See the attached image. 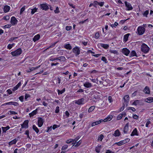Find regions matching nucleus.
Instances as JSON below:
<instances>
[{
    "label": "nucleus",
    "instance_id": "nucleus-1",
    "mask_svg": "<svg viewBox=\"0 0 153 153\" xmlns=\"http://www.w3.org/2000/svg\"><path fill=\"white\" fill-rule=\"evenodd\" d=\"M22 51L21 48L17 49L14 52L11 53V55L13 56H18L22 53Z\"/></svg>",
    "mask_w": 153,
    "mask_h": 153
},
{
    "label": "nucleus",
    "instance_id": "nucleus-2",
    "mask_svg": "<svg viewBox=\"0 0 153 153\" xmlns=\"http://www.w3.org/2000/svg\"><path fill=\"white\" fill-rule=\"evenodd\" d=\"M141 49L142 52L145 53H147L149 51V48L147 45L143 44L141 46Z\"/></svg>",
    "mask_w": 153,
    "mask_h": 153
},
{
    "label": "nucleus",
    "instance_id": "nucleus-3",
    "mask_svg": "<svg viewBox=\"0 0 153 153\" xmlns=\"http://www.w3.org/2000/svg\"><path fill=\"white\" fill-rule=\"evenodd\" d=\"M137 32L139 35H142L144 33L145 30L144 27L142 26H139L138 27Z\"/></svg>",
    "mask_w": 153,
    "mask_h": 153
},
{
    "label": "nucleus",
    "instance_id": "nucleus-4",
    "mask_svg": "<svg viewBox=\"0 0 153 153\" xmlns=\"http://www.w3.org/2000/svg\"><path fill=\"white\" fill-rule=\"evenodd\" d=\"M129 96L128 95L125 96L123 97L124 105L127 106L128 104L129 100Z\"/></svg>",
    "mask_w": 153,
    "mask_h": 153
},
{
    "label": "nucleus",
    "instance_id": "nucleus-5",
    "mask_svg": "<svg viewBox=\"0 0 153 153\" xmlns=\"http://www.w3.org/2000/svg\"><path fill=\"white\" fill-rule=\"evenodd\" d=\"M125 4L126 6L127 7V9H126V10H130L133 9V7H132L130 3L127 2L126 1H125Z\"/></svg>",
    "mask_w": 153,
    "mask_h": 153
},
{
    "label": "nucleus",
    "instance_id": "nucleus-6",
    "mask_svg": "<svg viewBox=\"0 0 153 153\" xmlns=\"http://www.w3.org/2000/svg\"><path fill=\"white\" fill-rule=\"evenodd\" d=\"M73 51L74 53L76 54V56L79 55L80 53V50L77 47H76L73 49Z\"/></svg>",
    "mask_w": 153,
    "mask_h": 153
},
{
    "label": "nucleus",
    "instance_id": "nucleus-7",
    "mask_svg": "<svg viewBox=\"0 0 153 153\" xmlns=\"http://www.w3.org/2000/svg\"><path fill=\"white\" fill-rule=\"evenodd\" d=\"M85 101L84 99L83 98H81L77 100H76L75 101V103L77 104L78 105L82 104L84 103Z\"/></svg>",
    "mask_w": 153,
    "mask_h": 153
},
{
    "label": "nucleus",
    "instance_id": "nucleus-8",
    "mask_svg": "<svg viewBox=\"0 0 153 153\" xmlns=\"http://www.w3.org/2000/svg\"><path fill=\"white\" fill-rule=\"evenodd\" d=\"M17 20L14 16H13L11 19L10 22L12 25H14L17 23Z\"/></svg>",
    "mask_w": 153,
    "mask_h": 153
},
{
    "label": "nucleus",
    "instance_id": "nucleus-9",
    "mask_svg": "<svg viewBox=\"0 0 153 153\" xmlns=\"http://www.w3.org/2000/svg\"><path fill=\"white\" fill-rule=\"evenodd\" d=\"M43 123V119L42 117H39L38 121L39 127H41L42 126Z\"/></svg>",
    "mask_w": 153,
    "mask_h": 153
},
{
    "label": "nucleus",
    "instance_id": "nucleus-10",
    "mask_svg": "<svg viewBox=\"0 0 153 153\" xmlns=\"http://www.w3.org/2000/svg\"><path fill=\"white\" fill-rule=\"evenodd\" d=\"M122 52L126 56H128L130 53V51L126 48H123L122 49Z\"/></svg>",
    "mask_w": 153,
    "mask_h": 153
},
{
    "label": "nucleus",
    "instance_id": "nucleus-11",
    "mask_svg": "<svg viewBox=\"0 0 153 153\" xmlns=\"http://www.w3.org/2000/svg\"><path fill=\"white\" fill-rule=\"evenodd\" d=\"M40 8L43 10H46L49 9L48 7L46 4H42L40 5Z\"/></svg>",
    "mask_w": 153,
    "mask_h": 153
},
{
    "label": "nucleus",
    "instance_id": "nucleus-12",
    "mask_svg": "<svg viewBox=\"0 0 153 153\" xmlns=\"http://www.w3.org/2000/svg\"><path fill=\"white\" fill-rule=\"evenodd\" d=\"M28 122L29 121L28 120L25 121L23 124L21 125L22 128H27L28 127Z\"/></svg>",
    "mask_w": 153,
    "mask_h": 153
},
{
    "label": "nucleus",
    "instance_id": "nucleus-13",
    "mask_svg": "<svg viewBox=\"0 0 153 153\" xmlns=\"http://www.w3.org/2000/svg\"><path fill=\"white\" fill-rule=\"evenodd\" d=\"M5 104L6 105H12L16 106H17L19 105L18 102H7L5 103Z\"/></svg>",
    "mask_w": 153,
    "mask_h": 153
},
{
    "label": "nucleus",
    "instance_id": "nucleus-14",
    "mask_svg": "<svg viewBox=\"0 0 153 153\" xmlns=\"http://www.w3.org/2000/svg\"><path fill=\"white\" fill-rule=\"evenodd\" d=\"M103 122V120L101 119L99 121H97L95 122H93L91 124L92 126H94L97 125L98 124L100 123L101 122Z\"/></svg>",
    "mask_w": 153,
    "mask_h": 153
},
{
    "label": "nucleus",
    "instance_id": "nucleus-15",
    "mask_svg": "<svg viewBox=\"0 0 153 153\" xmlns=\"http://www.w3.org/2000/svg\"><path fill=\"white\" fill-rule=\"evenodd\" d=\"M84 87L87 88H90L92 86V84L89 82H86L83 85Z\"/></svg>",
    "mask_w": 153,
    "mask_h": 153
},
{
    "label": "nucleus",
    "instance_id": "nucleus-16",
    "mask_svg": "<svg viewBox=\"0 0 153 153\" xmlns=\"http://www.w3.org/2000/svg\"><path fill=\"white\" fill-rule=\"evenodd\" d=\"M143 91L146 94H149L150 93L149 88V87L147 86H146L145 87Z\"/></svg>",
    "mask_w": 153,
    "mask_h": 153
},
{
    "label": "nucleus",
    "instance_id": "nucleus-17",
    "mask_svg": "<svg viewBox=\"0 0 153 153\" xmlns=\"http://www.w3.org/2000/svg\"><path fill=\"white\" fill-rule=\"evenodd\" d=\"M10 8V6L8 5L5 6L3 9L4 12L5 13H6L8 12L9 11Z\"/></svg>",
    "mask_w": 153,
    "mask_h": 153
},
{
    "label": "nucleus",
    "instance_id": "nucleus-18",
    "mask_svg": "<svg viewBox=\"0 0 153 153\" xmlns=\"http://www.w3.org/2000/svg\"><path fill=\"white\" fill-rule=\"evenodd\" d=\"M112 118V116L111 115L107 117L104 120H103V122H106L107 121H110Z\"/></svg>",
    "mask_w": 153,
    "mask_h": 153
},
{
    "label": "nucleus",
    "instance_id": "nucleus-19",
    "mask_svg": "<svg viewBox=\"0 0 153 153\" xmlns=\"http://www.w3.org/2000/svg\"><path fill=\"white\" fill-rule=\"evenodd\" d=\"M120 134L118 130H117L115 131L114 133L113 134V135L115 136H119L120 135Z\"/></svg>",
    "mask_w": 153,
    "mask_h": 153
},
{
    "label": "nucleus",
    "instance_id": "nucleus-20",
    "mask_svg": "<svg viewBox=\"0 0 153 153\" xmlns=\"http://www.w3.org/2000/svg\"><path fill=\"white\" fill-rule=\"evenodd\" d=\"M40 37V35L39 34H38L34 36V38H33V40L34 42H35L38 40L39 39Z\"/></svg>",
    "mask_w": 153,
    "mask_h": 153
},
{
    "label": "nucleus",
    "instance_id": "nucleus-21",
    "mask_svg": "<svg viewBox=\"0 0 153 153\" xmlns=\"http://www.w3.org/2000/svg\"><path fill=\"white\" fill-rule=\"evenodd\" d=\"M17 141V140L16 139H15L9 143V145L10 146L13 144H15L16 143Z\"/></svg>",
    "mask_w": 153,
    "mask_h": 153
},
{
    "label": "nucleus",
    "instance_id": "nucleus-22",
    "mask_svg": "<svg viewBox=\"0 0 153 153\" xmlns=\"http://www.w3.org/2000/svg\"><path fill=\"white\" fill-rule=\"evenodd\" d=\"M37 109H36L35 110L33 111L31 113L29 114V115L30 117L33 116L34 115L36 114L37 113Z\"/></svg>",
    "mask_w": 153,
    "mask_h": 153
},
{
    "label": "nucleus",
    "instance_id": "nucleus-23",
    "mask_svg": "<svg viewBox=\"0 0 153 153\" xmlns=\"http://www.w3.org/2000/svg\"><path fill=\"white\" fill-rule=\"evenodd\" d=\"M128 130V123L126 124L124 129V133H126Z\"/></svg>",
    "mask_w": 153,
    "mask_h": 153
},
{
    "label": "nucleus",
    "instance_id": "nucleus-24",
    "mask_svg": "<svg viewBox=\"0 0 153 153\" xmlns=\"http://www.w3.org/2000/svg\"><path fill=\"white\" fill-rule=\"evenodd\" d=\"M145 101L148 102H153V97H149L146 99Z\"/></svg>",
    "mask_w": 153,
    "mask_h": 153
},
{
    "label": "nucleus",
    "instance_id": "nucleus-25",
    "mask_svg": "<svg viewBox=\"0 0 153 153\" xmlns=\"http://www.w3.org/2000/svg\"><path fill=\"white\" fill-rule=\"evenodd\" d=\"M131 135V136L138 135L137 130L136 128H135L133 130Z\"/></svg>",
    "mask_w": 153,
    "mask_h": 153
},
{
    "label": "nucleus",
    "instance_id": "nucleus-26",
    "mask_svg": "<svg viewBox=\"0 0 153 153\" xmlns=\"http://www.w3.org/2000/svg\"><path fill=\"white\" fill-rule=\"evenodd\" d=\"M100 45L102 47L105 49H108L109 47V45L108 44L101 43Z\"/></svg>",
    "mask_w": 153,
    "mask_h": 153
},
{
    "label": "nucleus",
    "instance_id": "nucleus-27",
    "mask_svg": "<svg viewBox=\"0 0 153 153\" xmlns=\"http://www.w3.org/2000/svg\"><path fill=\"white\" fill-rule=\"evenodd\" d=\"M10 128V127L9 126H7L6 127H2L3 132H6V131L9 130Z\"/></svg>",
    "mask_w": 153,
    "mask_h": 153
},
{
    "label": "nucleus",
    "instance_id": "nucleus-28",
    "mask_svg": "<svg viewBox=\"0 0 153 153\" xmlns=\"http://www.w3.org/2000/svg\"><path fill=\"white\" fill-rule=\"evenodd\" d=\"M64 47L66 49H69V50H71L72 49V47L70 44L65 45L64 46Z\"/></svg>",
    "mask_w": 153,
    "mask_h": 153
},
{
    "label": "nucleus",
    "instance_id": "nucleus-29",
    "mask_svg": "<svg viewBox=\"0 0 153 153\" xmlns=\"http://www.w3.org/2000/svg\"><path fill=\"white\" fill-rule=\"evenodd\" d=\"M80 137L79 136L76 137L75 139H73V143H72V144H73L74 146L76 143V142L78 141V140L80 138Z\"/></svg>",
    "mask_w": 153,
    "mask_h": 153
},
{
    "label": "nucleus",
    "instance_id": "nucleus-30",
    "mask_svg": "<svg viewBox=\"0 0 153 153\" xmlns=\"http://www.w3.org/2000/svg\"><path fill=\"white\" fill-rule=\"evenodd\" d=\"M126 115V114L124 113H123L122 114H120L117 117V119L118 120H119L121 119L123 116H125Z\"/></svg>",
    "mask_w": 153,
    "mask_h": 153
},
{
    "label": "nucleus",
    "instance_id": "nucleus-31",
    "mask_svg": "<svg viewBox=\"0 0 153 153\" xmlns=\"http://www.w3.org/2000/svg\"><path fill=\"white\" fill-rule=\"evenodd\" d=\"M129 34H130L129 33H127V34L125 35L124 36V41L125 42H126L127 41L128 39V36H129Z\"/></svg>",
    "mask_w": 153,
    "mask_h": 153
},
{
    "label": "nucleus",
    "instance_id": "nucleus-32",
    "mask_svg": "<svg viewBox=\"0 0 153 153\" xmlns=\"http://www.w3.org/2000/svg\"><path fill=\"white\" fill-rule=\"evenodd\" d=\"M33 128L37 133H38L39 132V130L38 128L35 125H33Z\"/></svg>",
    "mask_w": 153,
    "mask_h": 153
},
{
    "label": "nucleus",
    "instance_id": "nucleus-33",
    "mask_svg": "<svg viewBox=\"0 0 153 153\" xmlns=\"http://www.w3.org/2000/svg\"><path fill=\"white\" fill-rule=\"evenodd\" d=\"M124 144L123 140H121L119 142L116 143H114V144H117L118 146H121L122 145Z\"/></svg>",
    "mask_w": 153,
    "mask_h": 153
},
{
    "label": "nucleus",
    "instance_id": "nucleus-34",
    "mask_svg": "<svg viewBox=\"0 0 153 153\" xmlns=\"http://www.w3.org/2000/svg\"><path fill=\"white\" fill-rule=\"evenodd\" d=\"M95 106H92L90 107L88 109V112H91L94 109Z\"/></svg>",
    "mask_w": 153,
    "mask_h": 153
},
{
    "label": "nucleus",
    "instance_id": "nucleus-35",
    "mask_svg": "<svg viewBox=\"0 0 153 153\" xmlns=\"http://www.w3.org/2000/svg\"><path fill=\"white\" fill-rule=\"evenodd\" d=\"M104 136L102 134H101L99 136L98 139V140H100L102 141L103 138Z\"/></svg>",
    "mask_w": 153,
    "mask_h": 153
},
{
    "label": "nucleus",
    "instance_id": "nucleus-36",
    "mask_svg": "<svg viewBox=\"0 0 153 153\" xmlns=\"http://www.w3.org/2000/svg\"><path fill=\"white\" fill-rule=\"evenodd\" d=\"M37 8H35L33 9H31V10H32L31 12V13L32 14H33L35 13V12L37 11Z\"/></svg>",
    "mask_w": 153,
    "mask_h": 153
},
{
    "label": "nucleus",
    "instance_id": "nucleus-37",
    "mask_svg": "<svg viewBox=\"0 0 153 153\" xmlns=\"http://www.w3.org/2000/svg\"><path fill=\"white\" fill-rule=\"evenodd\" d=\"M65 91V88L63 89L62 91H60L59 90H58V94H62Z\"/></svg>",
    "mask_w": 153,
    "mask_h": 153
},
{
    "label": "nucleus",
    "instance_id": "nucleus-38",
    "mask_svg": "<svg viewBox=\"0 0 153 153\" xmlns=\"http://www.w3.org/2000/svg\"><path fill=\"white\" fill-rule=\"evenodd\" d=\"M65 60V57L64 56L59 57V61H64Z\"/></svg>",
    "mask_w": 153,
    "mask_h": 153
},
{
    "label": "nucleus",
    "instance_id": "nucleus-39",
    "mask_svg": "<svg viewBox=\"0 0 153 153\" xmlns=\"http://www.w3.org/2000/svg\"><path fill=\"white\" fill-rule=\"evenodd\" d=\"M139 103V100H136L134 101L132 103V105H136Z\"/></svg>",
    "mask_w": 153,
    "mask_h": 153
},
{
    "label": "nucleus",
    "instance_id": "nucleus-40",
    "mask_svg": "<svg viewBox=\"0 0 153 153\" xmlns=\"http://www.w3.org/2000/svg\"><path fill=\"white\" fill-rule=\"evenodd\" d=\"M109 51L111 53L114 54H117L118 53L117 51L116 50H110Z\"/></svg>",
    "mask_w": 153,
    "mask_h": 153
},
{
    "label": "nucleus",
    "instance_id": "nucleus-41",
    "mask_svg": "<svg viewBox=\"0 0 153 153\" xmlns=\"http://www.w3.org/2000/svg\"><path fill=\"white\" fill-rule=\"evenodd\" d=\"M100 36L99 33L98 32L96 33L95 35V37L96 39H98Z\"/></svg>",
    "mask_w": 153,
    "mask_h": 153
},
{
    "label": "nucleus",
    "instance_id": "nucleus-42",
    "mask_svg": "<svg viewBox=\"0 0 153 153\" xmlns=\"http://www.w3.org/2000/svg\"><path fill=\"white\" fill-rule=\"evenodd\" d=\"M25 6H24L22 7L20 10V14H21L23 12V11L25 10Z\"/></svg>",
    "mask_w": 153,
    "mask_h": 153
},
{
    "label": "nucleus",
    "instance_id": "nucleus-43",
    "mask_svg": "<svg viewBox=\"0 0 153 153\" xmlns=\"http://www.w3.org/2000/svg\"><path fill=\"white\" fill-rule=\"evenodd\" d=\"M131 56H136V54L135 52L134 51H133L131 53Z\"/></svg>",
    "mask_w": 153,
    "mask_h": 153
},
{
    "label": "nucleus",
    "instance_id": "nucleus-44",
    "mask_svg": "<svg viewBox=\"0 0 153 153\" xmlns=\"http://www.w3.org/2000/svg\"><path fill=\"white\" fill-rule=\"evenodd\" d=\"M101 60L105 62V63H107V59L104 56H103L102 57Z\"/></svg>",
    "mask_w": 153,
    "mask_h": 153
},
{
    "label": "nucleus",
    "instance_id": "nucleus-45",
    "mask_svg": "<svg viewBox=\"0 0 153 153\" xmlns=\"http://www.w3.org/2000/svg\"><path fill=\"white\" fill-rule=\"evenodd\" d=\"M149 12L148 10H146L143 13V16H145L147 17V15L148 14Z\"/></svg>",
    "mask_w": 153,
    "mask_h": 153
},
{
    "label": "nucleus",
    "instance_id": "nucleus-46",
    "mask_svg": "<svg viewBox=\"0 0 153 153\" xmlns=\"http://www.w3.org/2000/svg\"><path fill=\"white\" fill-rule=\"evenodd\" d=\"M81 140H79L77 143H76V144H75L74 146L75 147H77L79 146L81 143Z\"/></svg>",
    "mask_w": 153,
    "mask_h": 153
},
{
    "label": "nucleus",
    "instance_id": "nucleus-47",
    "mask_svg": "<svg viewBox=\"0 0 153 153\" xmlns=\"http://www.w3.org/2000/svg\"><path fill=\"white\" fill-rule=\"evenodd\" d=\"M54 12L55 13H59V8L58 7H57L56 8V10H54Z\"/></svg>",
    "mask_w": 153,
    "mask_h": 153
},
{
    "label": "nucleus",
    "instance_id": "nucleus-48",
    "mask_svg": "<svg viewBox=\"0 0 153 153\" xmlns=\"http://www.w3.org/2000/svg\"><path fill=\"white\" fill-rule=\"evenodd\" d=\"M66 143H73V139H70L66 141Z\"/></svg>",
    "mask_w": 153,
    "mask_h": 153
},
{
    "label": "nucleus",
    "instance_id": "nucleus-49",
    "mask_svg": "<svg viewBox=\"0 0 153 153\" xmlns=\"http://www.w3.org/2000/svg\"><path fill=\"white\" fill-rule=\"evenodd\" d=\"M72 27L71 26H67L66 27V29L67 31L69 30L72 29Z\"/></svg>",
    "mask_w": 153,
    "mask_h": 153
},
{
    "label": "nucleus",
    "instance_id": "nucleus-50",
    "mask_svg": "<svg viewBox=\"0 0 153 153\" xmlns=\"http://www.w3.org/2000/svg\"><path fill=\"white\" fill-rule=\"evenodd\" d=\"M130 140V139L128 138H127L124 140H123L124 144H125L128 142Z\"/></svg>",
    "mask_w": 153,
    "mask_h": 153
},
{
    "label": "nucleus",
    "instance_id": "nucleus-51",
    "mask_svg": "<svg viewBox=\"0 0 153 153\" xmlns=\"http://www.w3.org/2000/svg\"><path fill=\"white\" fill-rule=\"evenodd\" d=\"M55 112L56 113H58L59 112V106H57L56 107Z\"/></svg>",
    "mask_w": 153,
    "mask_h": 153
},
{
    "label": "nucleus",
    "instance_id": "nucleus-52",
    "mask_svg": "<svg viewBox=\"0 0 153 153\" xmlns=\"http://www.w3.org/2000/svg\"><path fill=\"white\" fill-rule=\"evenodd\" d=\"M97 4L99 5L100 6L102 7V6L104 4V2H97Z\"/></svg>",
    "mask_w": 153,
    "mask_h": 153
},
{
    "label": "nucleus",
    "instance_id": "nucleus-53",
    "mask_svg": "<svg viewBox=\"0 0 153 153\" xmlns=\"http://www.w3.org/2000/svg\"><path fill=\"white\" fill-rule=\"evenodd\" d=\"M68 147L67 145H65L63 146L62 148V150H65Z\"/></svg>",
    "mask_w": 153,
    "mask_h": 153
},
{
    "label": "nucleus",
    "instance_id": "nucleus-54",
    "mask_svg": "<svg viewBox=\"0 0 153 153\" xmlns=\"http://www.w3.org/2000/svg\"><path fill=\"white\" fill-rule=\"evenodd\" d=\"M56 42H55L52 45H51L50 47H49L48 48H47V49H46L45 51H46V50H47V49H48L49 48H52V47H53L54 46H55V45H56Z\"/></svg>",
    "mask_w": 153,
    "mask_h": 153
},
{
    "label": "nucleus",
    "instance_id": "nucleus-55",
    "mask_svg": "<svg viewBox=\"0 0 153 153\" xmlns=\"http://www.w3.org/2000/svg\"><path fill=\"white\" fill-rule=\"evenodd\" d=\"M17 37H11L10 39L9 40V41L12 42L15 39H17Z\"/></svg>",
    "mask_w": 153,
    "mask_h": 153
},
{
    "label": "nucleus",
    "instance_id": "nucleus-56",
    "mask_svg": "<svg viewBox=\"0 0 153 153\" xmlns=\"http://www.w3.org/2000/svg\"><path fill=\"white\" fill-rule=\"evenodd\" d=\"M19 100L21 102H23V101L24 97L23 96H21L19 97Z\"/></svg>",
    "mask_w": 153,
    "mask_h": 153
},
{
    "label": "nucleus",
    "instance_id": "nucleus-57",
    "mask_svg": "<svg viewBox=\"0 0 153 153\" xmlns=\"http://www.w3.org/2000/svg\"><path fill=\"white\" fill-rule=\"evenodd\" d=\"M65 114L66 116V118H68L69 117L70 114L68 111H66L65 112Z\"/></svg>",
    "mask_w": 153,
    "mask_h": 153
},
{
    "label": "nucleus",
    "instance_id": "nucleus-58",
    "mask_svg": "<svg viewBox=\"0 0 153 153\" xmlns=\"http://www.w3.org/2000/svg\"><path fill=\"white\" fill-rule=\"evenodd\" d=\"M9 112L10 113V114H17V113L14 111H9Z\"/></svg>",
    "mask_w": 153,
    "mask_h": 153
},
{
    "label": "nucleus",
    "instance_id": "nucleus-59",
    "mask_svg": "<svg viewBox=\"0 0 153 153\" xmlns=\"http://www.w3.org/2000/svg\"><path fill=\"white\" fill-rule=\"evenodd\" d=\"M9 19H10V17L8 16H4V19L6 20H8Z\"/></svg>",
    "mask_w": 153,
    "mask_h": 153
},
{
    "label": "nucleus",
    "instance_id": "nucleus-60",
    "mask_svg": "<svg viewBox=\"0 0 153 153\" xmlns=\"http://www.w3.org/2000/svg\"><path fill=\"white\" fill-rule=\"evenodd\" d=\"M96 151L98 153H99L100 152V149L99 147H97L95 149Z\"/></svg>",
    "mask_w": 153,
    "mask_h": 153
},
{
    "label": "nucleus",
    "instance_id": "nucleus-61",
    "mask_svg": "<svg viewBox=\"0 0 153 153\" xmlns=\"http://www.w3.org/2000/svg\"><path fill=\"white\" fill-rule=\"evenodd\" d=\"M133 117V118L137 120L138 119V116H137L136 114L134 115Z\"/></svg>",
    "mask_w": 153,
    "mask_h": 153
},
{
    "label": "nucleus",
    "instance_id": "nucleus-62",
    "mask_svg": "<svg viewBox=\"0 0 153 153\" xmlns=\"http://www.w3.org/2000/svg\"><path fill=\"white\" fill-rule=\"evenodd\" d=\"M151 123V122L150 121H149V120H148L147 121V122L146 123V127H148V125L150 124Z\"/></svg>",
    "mask_w": 153,
    "mask_h": 153
},
{
    "label": "nucleus",
    "instance_id": "nucleus-63",
    "mask_svg": "<svg viewBox=\"0 0 153 153\" xmlns=\"http://www.w3.org/2000/svg\"><path fill=\"white\" fill-rule=\"evenodd\" d=\"M59 126L57 125H53V129H54L55 128L58 127Z\"/></svg>",
    "mask_w": 153,
    "mask_h": 153
},
{
    "label": "nucleus",
    "instance_id": "nucleus-64",
    "mask_svg": "<svg viewBox=\"0 0 153 153\" xmlns=\"http://www.w3.org/2000/svg\"><path fill=\"white\" fill-rule=\"evenodd\" d=\"M108 100L110 102H111L112 101V98L110 96H109L108 97Z\"/></svg>",
    "mask_w": 153,
    "mask_h": 153
}]
</instances>
